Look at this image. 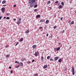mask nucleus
Returning <instances> with one entry per match:
<instances>
[{
  "label": "nucleus",
  "instance_id": "a878e982",
  "mask_svg": "<svg viewBox=\"0 0 76 76\" xmlns=\"http://www.w3.org/2000/svg\"><path fill=\"white\" fill-rule=\"evenodd\" d=\"M38 76V74H35L34 76Z\"/></svg>",
  "mask_w": 76,
  "mask_h": 76
},
{
  "label": "nucleus",
  "instance_id": "a211bd4d",
  "mask_svg": "<svg viewBox=\"0 0 76 76\" xmlns=\"http://www.w3.org/2000/svg\"><path fill=\"white\" fill-rule=\"evenodd\" d=\"M58 62H59V63L61 62V59H59L58 60Z\"/></svg>",
  "mask_w": 76,
  "mask_h": 76
},
{
  "label": "nucleus",
  "instance_id": "c9c22d12",
  "mask_svg": "<svg viewBox=\"0 0 76 76\" xmlns=\"http://www.w3.org/2000/svg\"><path fill=\"white\" fill-rule=\"evenodd\" d=\"M56 28H57V26H54V29H56Z\"/></svg>",
  "mask_w": 76,
  "mask_h": 76
},
{
  "label": "nucleus",
  "instance_id": "58836bf2",
  "mask_svg": "<svg viewBox=\"0 0 76 76\" xmlns=\"http://www.w3.org/2000/svg\"><path fill=\"white\" fill-rule=\"evenodd\" d=\"M16 5H14L13 6L14 7H16Z\"/></svg>",
  "mask_w": 76,
  "mask_h": 76
},
{
  "label": "nucleus",
  "instance_id": "c756f323",
  "mask_svg": "<svg viewBox=\"0 0 76 76\" xmlns=\"http://www.w3.org/2000/svg\"><path fill=\"white\" fill-rule=\"evenodd\" d=\"M38 6V5H36L34 6V8H35V7H37Z\"/></svg>",
  "mask_w": 76,
  "mask_h": 76
},
{
  "label": "nucleus",
  "instance_id": "7c9ffc66",
  "mask_svg": "<svg viewBox=\"0 0 76 76\" xmlns=\"http://www.w3.org/2000/svg\"><path fill=\"white\" fill-rule=\"evenodd\" d=\"M10 19V18L9 17H7L6 18V19Z\"/></svg>",
  "mask_w": 76,
  "mask_h": 76
},
{
  "label": "nucleus",
  "instance_id": "de8ad7c7",
  "mask_svg": "<svg viewBox=\"0 0 76 76\" xmlns=\"http://www.w3.org/2000/svg\"><path fill=\"white\" fill-rule=\"evenodd\" d=\"M71 22V21L70 20H69L68 21V23H70V22Z\"/></svg>",
  "mask_w": 76,
  "mask_h": 76
},
{
  "label": "nucleus",
  "instance_id": "4d7b16f0",
  "mask_svg": "<svg viewBox=\"0 0 76 76\" xmlns=\"http://www.w3.org/2000/svg\"><path fill=\"white\" fill-rule=\"evenodd\" d=\"M17 62H18V61H15V63H17Z\"/></svg>",
  "mask_w": 76,
  "mask_h": 76
},
{
  "label": "nucleus",
  "instance_id": "052dcab7",
  "mask_svg": "<svg viewBox=\"0 0 76 76\" xmlns=\"http://www.w3.org/2000/svg\"><path fill=\"white\" fill-rule=\"evenodd\" d=\"M54 0H51L52 1H54Z\"/></svg>",
  "mask_w": 76,
  "mask_h": 76
},
{
  "label": "nucleus",
  "instance_id": "c03bdc74",
  "mask_svg": "<svg viewBox=\"0 0 76 76\" xmlns=\"http://www.w3.org/2000/svg\"><path fill=\"white\" fill-rule=\"evenodd\" d=\"M9 69H12V67L11 66H10L9 67Z\"/></svg>",
  "mask_w": 76,
  "mask_h": 76
},
{
  "label": "nucleus",
  "instance_id": "7ed1b4c3",
  "mask_svg": "<svg viewBox=\"0 0 76 76\" xmlns=\"http://www.w3.org/2000/svg\"><path fill=\"white\" fill-rule=\"evenodd\" d=\"M72 73L73 75H75V68L74 67H73L72 68Z\"/></svg>",
  "mask_w": 76,
  "mask_h": 76
},
{
  "label": "nucleus",
  "instance_id": "13d9d810",
  "mask_svg": "<svg viewBox=\"0 0 76 76\" xmlns=\"http://www.w3.org/2000/svg\"><path fill=\"white\" fill-rule=\"evenodd\" d=\"M16 20V19H15L14 20L15 21V20Z\"/></svg>",
  "mask_w": 76,
  "mask_h": 76
},
{
  "label": "nucleus",
  "instance_id": "393cba45",
  "mask_svg": "<svg viewBox=\"0 0 76 76\" xmlns=\"http://www.w3.org/2000/svg\"><path fill=\"white\" fill-rule=\"evenodd\" d=\"M10 56V55L9 54L7 55H6V57H9Z\"/></svg>",
  "mask_w": 76,
  "mask_h": 76
},
{
  "label": "nucleus",
  "instance_id": "a19ab883",
  "mask_svg": "<svg viewBox=\"0 0 76 76\" xmlns=\"http://www.w3.org/2000/svg\"><path fill=\"white\" fill-rule=\"evenodd\" d=\"M62 33H64V30H63L62 31Z\"/></svg>",
  "mask_w": 76,
  "mask_h": 76
},
{
  "label": "nucleus",
  "instance_id": "f3484780",
  "mask_svg": "<svg viewBox=\"0 0 76 76\" xmlns=\"http://www.w3.org/2000/svg\"><path fill=\"white\" fill-rule=\"evenodd\" d=\"M23 38H22L20 40V42H22V41H23Z\"/></svg>",
  "mask_w": 76,
  "mask_h": 76
},
{
  "label": "nucleus",
  "instance_id": "c85d7f7f",
  "mask_svg": "<svg viewBox=\"0 0 76 76\" xmlns=\"http://www.w3.org/2000/svg\"><path fill=\"white\" fill-rule=\"evenodd\" d=\"M37 10H37V9H35L34 10V12H37Z\"/></svg>",
  "mask_w": 76,
  "mask_h": 76
},
{
  "label": "nucleus",
  "instance_id": "6ab92c4d",
  "mask_svg": "<svg viewBox=\"0 0 76 76\" xmlns=\"http://www.w3.org/2000/svg\"><path fill=\"white\" fill-rule=\"evenodd\" d=\"M6 3V1L5 0H4L2 1V4H4Z\"/></svg>",
  "mask_w": 76,
  "mask_h": 76
},
{
  "label": "nucleus",
  "instance_id": "ea45409f",
  "mask_svg": "<svg viewBox=\"0 0 76 76\" xmlns=\"http://www.w3.org/2000/svg\"><path fill=\"white\" fill-rule=\"evenodd\" d=\"M18 42H17V44H16V45H15V46H16V45H18Z\"/></svg>",
  "mask_w": 76,
  "mask_h": 76
},
{
  "label": "nucleus",
  "instance_id": "864d4df0",
  "mask_svg": "<svg viewBox=\"0 0 76 76\" xmlns=\"http://www.w3.org/2000/svg\"><path fill=\"white\" fill-rule=\"evenodd\" d=\"M33 1H34L35 2L36 1V0H33Z\"/></svg>",
  "mask_w": 76,
  "mask_h": 76
},
{
  "label": "nucleus",
  "instance_id": "f704fd0d",
  "mask_svg": "<svg viewBox=\"0 0 76 76\" xmlns=\"http://www.w3.org/2000/svg\"><path fill=\"white\" fill-rule=\"evenodd\" d=\"M34 61H35V60L34 59H33L32 60V63H33V62H34Z\"/></svg>",
  "mask_w": 76,
  "mask_h": 76
},
{
  "label": "nucleus",
  "instance_id": "9d476101",
  "mask_svg": "<svg viewBox=\"0 0 76 76\" xmlns=\"http://www.w3.org/2000/svg\"><path fill=\"white\" fill-rule=\"evenodd\" d=\"M40 17H41V15H37L36 16L37 18H40Z\"/></svg>",
  "mask_w": 76,
  "mask_h": 76
},
{
  "label": "nucleus",
  "instance_id": "5701e85b",
  "mask_svg": "<svg viewBox=\"0 0 76 76\" xmlns=\"http://www.w3.org/2000/svg\"><path fill=\"white\" fill-rule=\"evenodd\" d=\"M61 4H62V6H64V2H62L61 3Z\"/></svg>",
  "mask_w": 76,
  "mask_h": 76
},
{
  "label": "nucleus",
  "instance_id": "09e8293b",
  "mask_svg": "<svg viewBox=\"0 0 76 76\" xmlns=\"http://www.w3.org/2000/svg\"><path fill=\"white\" fill-rule=\"evenodd\" d=\"M28 63L30 64L31 63L29 61H28Z\"/></svg>",
  "mask_w": 76,
  "mask_h": 76
},
{
  "label": "nucleus",
  "instance_id": "ddd939ff",
  "mask_svg": "<svg viewBox=\"0 0 76 76\" xmlns=\"http://www.w3.org/2000/svg\"><path fill=\"white\" fill-rule=\"evenodd\" d=\"M19 66H23V63L21 62L19 64Z\"/></svg>",
  "mask_w": 76,
  "mask_h": 76
},
{
  "label": "nucleus",
  "instance_id": "603ef678",
  "mask_svg": "<svg viewBox=\"0 0 76 76\" xmlns=\"http://www.w3.org/2000/svg\"><path fill=\"white\" fill-rule=\"evenodd\" d=\"M49 9H50L51 10V7H49Z\"/></svg>",
  "mask_w": 76,
  "mask_h": 76
},
{
  "label": "nucleus",
  "instance_id": "a18cd8bd",
  "mask_svg": "<svg viewBox=\"0 0 76 76\" xmlns=\"http://www.w3.org/2000/svg\"><path fill=\"white\" fill-rule=\"evenodd\" d=\"M63 18L62 17L61 18V20H63Z\"/></svg>",
  "mask_w": 76,
  "mask_h": 76
},
{
  "label": "nucleus",
  "instance_id": "20e7f679",
  "mask_svg": "<svg viewBox=\"0 0 76 76\" xmlns=\"http://www.w3.org/2000/svg\"><path fill=\"white\" fill-rule=\"evenodd\" d=\"M21 19L20 18L19 19V20H18V21L17 22V24H18V25H19L20 24V22H21L20 21L21 20Z\"/></svg>",
  "mask_w": 76,
  "mask_h": 76
},
{
  "label": "nucleus",
  "instance_id": "412c9836",
  "mask_svg": "<svg viewBox=\"0 0 76 76\" xmlns=\"http://www.w3.org/2000/svg\"><path fill=\"white\" fill-rule=\"evenodd\" d=\"M50 3H51V1H48L47 4H50Z\"/></svg>",
  "mask_w": 76,
  "mask_h": 76
},
{
  "label": "nucleus",
  "instance_id": "4be33fe9",
  "mask_svg": "<svg viewBox=\"0 0 76 76\" xmlns=\"http://www.w3.org/2000/svg\"><path fill=\"white\" fill-rule=\"evenodd\" d=\"M50 56H48L47 57V59H48V60H49V59H50Z\"/></svg>",
  "mask_w": 76,
  "mask_h": 76
},
{
  "label": "nucleus",
  "instance_id": "f257e3e1",
  "mask_svg": "<svg viewBox=\"0 0 76 76\" xmlns=\"http://www.w3.org/2000/svg\"><path fill=\"white\" fill-rule=\"evenodd\" d=\"M34 2L33 0H29L28 3L30 4H29V6L31 7L32 8L34 6Z\"/></svg>",
  "mask_w": 76,
  "mask_h": 76
},
{
  "label": "nucleus",
  "instance_id": "aec40b11",
  "mask_svg": "<svg viewBox=\"0 0 76 76\" xmlns=\"http://www.w3.org/2000/svg\"><path fill=\"white\" fill-rule=\"evenodd\" d=\"M26 60L25 58H22L21 59V61H24V60Z\"/></svg>",
  "mask_w": 76,
  "mask_h": 76
},
{
  "label": "nucleus",
  "instance_id": "0e129e2a",
  "mask_svg": "<svg viewBox=\"0 0 76 76\" xmlns=\"http://www.w3.org/2000/svg\"><path fill=\"white\" fill-rule=\"evenodd\" d=\"M58 5H60V4H59Z\"/></svg>",
  "mask_w": 76,
  "mask_h": 76
},
{
  "label": "nucleus",
  "instance_id": "72a5a7b5",
  "mask_svg": "<svg viewBox=\"0 0 76 76\" xmlns=\"http://www.w3.org/2000/svg\"><path fill=\"white\" fill-rule=\"evenodd\" d=\"M9 45H7L6 46V48H7V47H9Z\"/></svg>",
  "mask_w": 76,
  "mask_h": 76
},
{
  "label": "nucleus",
  "instance_id": "8fccbe9b",
  "mask_svg": "<svg viewBox=\"0 0 76 76\" xmlns=\"http://www.w3.org/2000/svg\"><path fill=\"white\" fill-rule=\"evenodd\" d=\"M64 69V71H66V68H65V69Z\"/></svg>",
  "mask_w": 76,
  "mask_h": 76
},
{
  "label": "nucleus",
  "instance_id": "69168bd1",
  "mask_svg": "<svg viewBox=\"0 0 76 76\" xmlns=\"http://www.w3.org/2000/svg\"><path fill=\"white\" fill-rule=\"evenodd\" d=\"M75 28H76V27H75Z\"/></svg>",
  "mask_w": 76,
  "mask_h": 76
},
{
  "label": "nucleus",
  "instance_id": "2f4dec72",
  "mask_svg": "<svg viewBox=\"0 0 76 76\" xmlns=\"http://www.w3.org/2000/svg\"><path fill=\"white\" fill-rule=\"evenodd\" d=\"M50 61H53V59L52 58H50Z\"/></svg>",
  "mask_w": 76,
  "mask_h": 76
},
{
  "label": "nucleus",
  "instance_id": "6e6d98bb",
  "mask_svg": "<svg viewBox=\"0 0 76 76\" xmlns=\"http://www.w3.org/2000/svg\"><path fill=\"white\" fill-rule=\"evenodd\" d=\"M17 63H18V64H19V62L17 61Z\"/></svg>",
  "mask_w": 76,
  "mask_h": 76
},
{
  "label": "nucleus",
  "instance_id": "473e14b6",
  "mask_svg": "<svg viewBox=\"0 0 76 76\" xmlns=\"http://www.w3.org/2000/svg\"><path fill=\"white\" fill-rule=\"evenodd\" d=\"M58 3V1H57L55 2V3Z\"/></svg>",
  "mask_w": 76,
  "mask_h": 76
},
{
  "label": "nucleus",
  "instance_id": "680f3d73",
  "mask_svg": "<svg viewBox=\"0 0 76 76\" xmlns=\"http://www.w3.org/2000/svg\"><path fill=\"white\" fill-rule=\"evenodd\" d=\"M75 12L76 13V10L75 11Z\"/></svg>",
  "mask_w": 76,
  "mask_h": 76
},
{
  "label": "nucleus",
  "instance_id": "37998d69",
  "mask_svg": "<svg viewBox=\"0 0 76 76\" xmlns=\"http://www.w3.org/2000/svg\"><path fill=\"white\" fill-rule=\"evenodd\" d=\"M1 18H2V17L0 16V20H1Z\"/></svg>",
  "mask_w": 76,
  "mask_h": 76
},
{
  "label": "nucleus",
  "instance_id": "f03ea898",
  "mask_svg": "<svg viewBox=\"0 0 76 76\" xmlns=\"http://www.w3.org/2000/svg\"><path fill=\"white\" fill-rule=\"evenodd\" d=\"M38 54H39V52L37 51L35 52L34 55L35 57H37L38 56Z\"/></svg>",
  "mask_w": 76,
  "mask_h": 76
},
{
  "label": "nucleus",
  "instance_id": "bb28decb",
  "mask_svg": "<svg viewBox=\"0 0 76 76\" xmlns=\"http://www.w3.org/2000/svg\"><path fill=\"white\" fill-rule=\"evenodd\" d=\"M16 68H18V67H19V65H17L16 66Z\"/></svg>",
  "mask_w": 76,
  "mask_h": 76
},
{
  "label": "nucleus",
  "instance_id": "4c0bfd02",
  "mask_svg": "<svg viewBox=\"0 0 76 76\" xmlns=\"http://www.w3.org/2000/svg\"><path fill=\"white\" fill-rule=\"evenodd\" d=\"M7 5H3V7H5V6H6Z\"/></svg>",
  "mask_w": 76,
  "mask_h": 76
},
{
  "label": "nucleus",
  "instance_id": "0eeeda50",
  "mask_svg": "<svg viewBox=\"0 0 76 76\" xmlns=\"http://www.w3.org/2000/svg\"><path fill=\"white\" fill-rule=\"evenodd\" d=\"M63 7L61 5L59 6L58 7V8H59V9H62V8H63Z\"/></svg>",
  "mask_w": 76,
  "mask_h": 76
},
{
  "label": "nucleus",
  "instance_id": "e2e57ef3",
  "mask_svg": "<svg viewBox=\"0 0 76 76\" xmlns=\"http://www.w3.org/2000/svg\"><path fill=\"white\" fill-rule=\"evenodd\" d=\"M1 3V1H0V3Z\"/></svg>",
  "mask_w": 76,
  "mask_h": 76
},
{
  "label": "nucleus",
  "instance_id": "423d86ee",
  "mask_svg": "<svg viewBox=\"0 0 76 76\" xmlns=\"http://www.w3.org/2000/svg\"><path fill=\"white\" fill-rule=\"evenodd\" d=\"M1 10L3 13H4V11L5 10L4 7H3L1 9Z\"/></svg>",
  "mask_w": 76,
  "mask_h": 76
},
{
  "label": "nucleus",
  "instance_id": "9b49d317",
  "mask_svg": "<svg viewBox=\"0 0 76 76\" xmlns=\"http://www.w3.org/2000/svg\"><path fill=\"white\" fill-rule=\"evenodd\" d=\"M30 31L29 30H28L26 31L25 33H26V34H28V33Z\"/></svg>",
  "mask_w": 76,
  "mask_h": 76
},
{
  "label": "nucleus",
  "instance_id": "39448f33",
  "mask_svg": "<svg viewBox=\"0 0 76 76\" xmlns=\"http://www.w3.org/2000/svg\"><path fill=\"white\" fill-rule=\"evenodd\" d=\"M60 48L58 47V48H55L54 49V50L55 51H58L59 50H60Z\"/></svg>",
  "mask_w": 76,
  "mask_h": 76
},
{
  "label": "nucleus",
  "instance_id": "4468645a",
  "mask_svg": "<svg viewBox=\"0 0 76 76\" xmlns=\"http://www.w3.org/2000/svg\"><path fill=\"white\" fill-rule=\"evenodd\" d=\"M47 67V65H46L44 66L43 69H46Z\"/></svg>",
  "mask_w": 76,
  "mask_h": 76
},
{
  "label": "nucleus",
  "instance_id": "79ce46f5",
  "mask_svg": "<svg viewBox=\"0 0 76 76\" xmlns=\"http://www.w3.org/2000/svg\"><path fill=\"white\" fill-rule=\"evenodd\" d=\"M7 15H10V14L8 13H7Z\"/></svg>",
  "mask_w": 76,
  "mask_h": 76
},
{
  "label": "nucleus",
  "instance_id": "f8f14e48",
  "mask_svg": "<svg viewBox=\"0 0 76 76\" xmlns=\"http://www.w3.org/2000/svg\"><path fill=\"white\" fill-rule=\"evenodd\" d=\"M40 22H45V20L44 19H42L40 20Z\"/></svg>",
  "mask_w": 76,
  "mask_h": 76
},
{
  "label": "nucleus",
  "instance_id": "2eb2a0df",
  "mask_svg": "<svg viewBox=\"0 0 76 76\" xmlns=\"http://www.w3.org/2000/svg\"><path fill=\"white\" fill-rule=\"evenodd\" d=\"M49 23V20H47L46 21V24H47V23Z\"/></svg>",
  "mask_w": 76,
  "mask_h": 76
},
{
  "label": "nucleus",
  "instance_id": "dca6fc26",
  "mask_svg": "<svg viewBox=\"0 0 76 76\" xmlns=\"http://www.w3.org/2000/svg\"><path fill=\"white\" fill-rule=\"evenodd\" d=\"M41 60H44V57H43V55H42L41 57Z\"/></svg>",
  "mask_w": 76,
  "mask_h": 76
},
{
  "label": "nucleus",
  "instance_id": "6e6552de",
  "mask_svg": "<svg viewBox=\"0 0 76 76\" xmlns=\"http://www.w3.org/2000/svg\"><path fill=\"white\" fill-rule=\"evenodd\" d=\"M58 57H56L54 58V60H55V61H56L58 60Z\"/></svg>",
  "mask_w": 76,
  "mask_h": 76
},
{
  "label": "nucleus",
  "instance_id": "1a4fd4ad",
  "mask_svg": "<svg viewBox=\"0 0 76 76\" xmlns=\"http://www.w3.org/2000/svg\"><path fill=\"white\" fill-rule=\"evenodd\" d=\"M32 47L33 49H35V48L37 47V45H34Z\"/></svg>",
  "mask_w": 76,
  "mask_h": 76
},
{
  "label": "nucleus",
  "instance_id": "3c124183",
  "mask_svg": "<svg viewBox=\"0 0 76 76\" xmlns=\"http://www.w3.org/2000/svg\"><path fill=\"white\" fill-rule=\"evenodd\" d=\"M6 17H4V19H6Z\"/></svg>",
  "mask_w": 76,
  "mask_h": 76
},
{
  "label": "nucleus",
  "instance_id": "b1692460",
  "mask_svg": "<svg viewBox=\"0 0 76 76\" xmlns=\"http://www.w3.org/2000/svg\"><path fill=\"white\" fill-rule=\"evenodd\" d=\"M74 23V21H72L71 23V25H73Z\"/></svg>",
  "mask_w": 76,
  "mask_h": 76
},
{
  "label": "nucleus",
  "instance_id": "cd10ccee",
  "mask_svg": "<svg viewBox=\"0 0 76 76\" xmlns=\"http://www.w3.org/2000/svg\"><path fill=\"white\" fill-rule=\"evenodd\" d=\"M39 29H42V27L40 26L39 27Z\"/></svg>",
  "mask_w": 76,
  "mask_h": 76
},
{
  "label": "nucleus",
  "instance_id": "bf43d9fd",
  "mask_svg": "<svg viewBox=\"0 0 76 76\" xmlns=\"http://www.w3.org/2000/svg\"><path fill=\"white\" fill-rule=\"evenodd\" d=\"M53 38V36L51 37V38Z\"/></svg>",
  "mask_w": 76,
  "mask_h": 76
},
{
  "label": "nucleus",
  "instance_id": "49530a36",
  "mask_svg": "<svg viewBox=\"0 0 76 76\" xmlns=\"http://www.w3.org/2000/svg\"><path fill=\"white\" fill-rule=\"evenodd\" d=\"M48 34L47 35H46V37H48Z\"/></svg>",
  "mask_w": 76,
  "mask_h": 76
},
{
  "label": "nucleus",
  "instance_id": "e433bc0d",
  "mask_svg": "<svg viewBox=\"0 0 76 76\" xmlns=\"http://www.w3.org/2000/svg\"><path fill=\"white\" fill-rule=\"evenodd\" d=\"M11 73H13V70H11L10 72Z\"/></svg>",
  "mask_w": 76,
  "mask_h": 76
},
{
  "label": "nucleus",
  "instance_id": "5fc2aeb1",
  "mask_svg": "<svg viewBox=\"0 0 76 76\" xmlns=\"http://www.w3.org/2000/svg\"><path fill=\"white\" fill-rule=\"evenodd\" d=\"M58 44H59V45L61 44V43H58Z\"/></svg>",
  "mask_w": 76,
  "mask_h": 76
}]
</instances>
